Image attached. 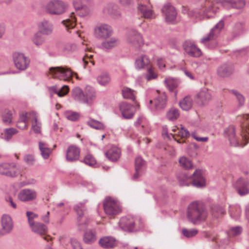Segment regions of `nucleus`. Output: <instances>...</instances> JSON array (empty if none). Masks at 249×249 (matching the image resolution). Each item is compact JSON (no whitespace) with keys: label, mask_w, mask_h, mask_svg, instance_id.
<instances>
[{"label":"nucleus","mask_w":249,"mask_h":249,"mask_svg":"<svg viewBox=\"0 0 249 249\" xmlns=\"http://www.w3.org/2000/svg\"><path fill=\"white\" fill-rule=\"evenodd\" d=\"M119 2L124 6H128L133 3V0H119Z\"/></svg>","instance_id":"62"},{"label":"nucleus","mask_w":249,"mask_h":249,"mask_svg":"<svg viewBox=\"0 0 249 249\" xmlns=\"http://www.w3.org/2000/svg\"><path fill=\"white\" fill-rule=\"evenodd\" d=\"M74 14L73 12L71 13V18L67 19L62 21V23H63L64 25H65L66 27L68 29L73 28L75 26L76 19L73 16Z\"/></svg>","instance_id":"45"},{"label":"nucleus","mask_w":249,"mask_h":249,"mask_svg":"<svg viewBox=\"0 0 249 249\" xmlns=\"http://www.w3.org/2000/svg\"><path fill=\"white\" fill-rule=\"evenodd\" d=\"M98 83L103 86L108 84L110 81V78L107 74H102L97 78Z\"/></svg>","instance_id":"52"},{"label":"nucleus","mask_w":249,"mask_h":249,"mask_svg":"<svg viewBox=\"0 0 249 249\" xmlns=\"http://www.w3.org/2000/svg\"><path fill=\"white\" fill-rule=\"evenodd\" d=\"M164 82L166 84V87L171 91H173L178 85L177 81L172 79H166L165 80Z\"/></svg>","instance_id":"48"},{"label":"nucleus","mask_w":249,"mask_h":249,"mask_svg":"<svg viewBox=\"0 0 249 249\" xmlns=\"http://www.w3.org/2000/svg\"><path fill=\"white\" fill-rule=\"evenodd\" d=\"M145 165V162L141 157H138L135 159V168L136 172L133 175L134 179H136L138 178L140 173L142 171Z\"/></svg>","instance_id":"31"},{"label":"nucleus","mask_w":249,"mask_h":249,"mask_svg":"<svg viewBox=\"0 0 249 249\" xmlns=\"http://www.w3.org/2000/svg\"><path fill=\"white\" fill-rule=\"evenodd\" d=\"M234 69L231 64H223L219 67L217 70L218 75L221 77H228L233 72Z\"/></svg>","instance_id":"24"},{"label":"nucleus","mask_w":249,"mask_h":249,"mask_svg":"<svg viewBox=\"0 0 249 249\" xmlns=\"http://www.w3.org/2000/svg\"><path fill=\"white\" fill-rule=\"evenodd\" d=\"M122 92L124 98L131 99L132 101L135 100L134 90L128 88H125L122 89Z\"/></svg>","instance_id":"44"},{"label":"nucleus","mask_w":249,"mask_h":249,"mask_svg":"<svg viewBox=\"0 0 249 249\" xmlns=\"http://www.w3.org/2000/svg\"><path fill=\"white\" fill-rule=\"evenodd\" d=\"M77 48V46L75 44H68L66 47V49L68 51H74Z\"/></svg>","instance_id":"64"},{"label":"nucleus","mask_w":249,"mask_h":249,"mask_svg":"<svg viewBox=\"0 0 249 249\" xmlns=\"http://www.w3.org/2000/svg\"><path fill=\"white\" fill-rule=\"evenodd\" d=\"M69 91V88L67 85H64L59 90L57 95L59 97L66 95Z\"/></svg>","instance_id":"58"},{"label":"nucleus","mask_w":249,"mask_h":249,"mask_svg":"<svg viewBox=\"0 0 249 249\" xmlns=\"http://www.w3.org/2000/svg\"><path fill=\"white\" fill-rule=\"evenodd\" d=\"M179 116V110L174 107L171 108L167 112L166 116L170 121H174L177 119Z\"/></svg>","instance_id":"43"},{"label":"nucleus","mask_w":249,"mask_h":249,"mask_svg":"<svg viewBox=\"0 0 249 249\" xmlns=\"http://www.w3.org/2000/svg\"><path fill=\"white\" fill-rule=\"evenodd\" d=\"M224 26V21L222 20L219 21V22L211 29L209 34L206 36L201 39V42L206 45H208L209 48L212 49L215 48L217 45V43L215 39L219 35Z\"/></svg>","instance_id":"6"},{"label":"nucleus","mask_w":249,"mask_h":249,"mask_svg":"<svg viewBox=\"0 0 249 249\" xmlns=\"http://www.w3.org/2000/svg\"><path fill=\"white\" fill-rule=\"evenodd\" d=\"M71 244L73 249H82L80 243L76 239H72Z\"/></svg>","instance_id":"61"},{"label":"nucleus","mask_w":249,"mask_h":249,"mask_svg":"<svg viewBox=\"0 0 249 249\" xmlns=\"http://www.w3.org/2000/svg\"><path fill=\"white\" fill-rule=\"evenodd\" d=\"M99 244L103 248L110 249L114 248L116 245L115 239L111 237H104L100 239Z\"/></svg>","instance_id":"28"},{"label":"nucleus","mask_w":249,"mask_h":249,"mask_svg":"<svg viewBox=\"0 0 249 249\" xmlns=\"http://www.w3.org/2000/svg\"><path fill=\"white\" fill-rule=\"evenodd\" d=\"M227 3L235 8L240 9L245 4L244 0H205L203 4L204 16L207 18L213 17L220 6H224Z\"/></svg>","instance_id":"2"},{"label":"nucleus","mask_w":249,"mask_h":249,"mask_svg":"<svg viewBox=\"0 0 249 249\" xmlns=\"http://www.w3.org/2000/svg\"><path fill=\"white\" fill-rule=\"evenodd\" d=\"M12 57L15 66L18 70L24 71L28 67L30 59L23 53L15 52L13 53Z\"/></svg>","instance_id":"11"},{"label":"nucleus","mask_w":249,"mask_h":249,"mask_svg":"<svg viewBox=\"0 0 249 249\" xmlns=\"http://www.w3.org/2000/svg\"><path fill=\"white\" fill-rule=\"evenodd\" d=\"M120 150L116 147H112L106 153L107 158L111 161H116L120 157Z\"/></svg>","instance_id":"33"},{"label":"nucleus","mask_w":249,"mask_h":249,"mask_svg":"<svg viewBox=\"0 0 249 249\" xmlns=\"http://www.w3.org/2000/svg\"><path fill=\"white\" fill-rule=\"evenodd\" d=\"M230 92L235 96L239 106H242L244 104L245 98L242 94L234 89L230 90Z\"/></svg>","instance_id":"46"},{"label":"nucleus","mask_w":249,"mask_h":249,"mask_svg":"<svg viewBox=\"0 0 249 249\" xmlns=\"http://www.w3.org/2000/svg\"><path fill=\"white\" fill-rule=\"evenodd\" d=\"M39 32L44 35H49L52 32V25L48 21L44 20L39 25Z\"/></svg>","instance_id":"35"},{"label":"nucleus","mask_w":249,"mask_h":249,"mask_svg":"<svg viewBox=\"0 0 249 249\" xmlns=\"http://www.w3.org/2000/svg\"><path fill=\"white\" fill-rule=\"evenodd\" d=\"M241 121L240 138L237 137L235 133V127L230 125L225 129L224 136L227 137L231 146L243 147L249 141V114L238 117Z\"/></svg>","instance_id":"1"},{"label":"nucleus","mask_w":249,"mask_h":249,"mask_svg":"<svg viewBox=\"0 0 249 249\" xmlns=\"http://www.w3.org/2000/svg\"><path fill=\"white\" fill-rule=\"evenodd\" d=\"M29 114L32 116L34 119V122L32 123V125L33 131L36 134L39 133L41 131V126L40 124L37 122V119L36 113L34 112H32L30 113Z\"/></svg>","instance_id":"42"},{"label":"nucleus","mask_w":249,"mask_h":249,"mask_svg":"<svg viewBox=\"0 0 249 249\" xmlns=\"http://www.w3.org/2000/svg\"><path fill=\"white\" fill-rule=\"evenodd\" d=\"M161 12L165 16L166 22H173L175 20L177 12L175 7L170 3L165 4L161 9Z\"/></svg>","instance_id":"16"},{"label":"nucleus","mask_w":249,"mask_h":249,"mask_svg":"<svg viewBox=\"0 0 249 249\" xmlns=\"http://www.w3.org/2000/svg\"><path fill=\"white\" fill-rule=\"evenodd\" d=\"M44 41V39L42 36V33L38 32L36 33L33 39V42L37 46L41 45Z\"/></svg>","instance_id":"51"},{"label":"nucleus","mask_w":249,"mask_h":249,"mask_svg":"<svg viewBox=\"0 0 249 249\" xmlns=\"http://www.w3.org/2000/svg\"><path fill=\"white\" fill-rule=\"evenodd\" d=\"M1 225L5 233L9 232L13 227L11 217L8 215H3L1 218Z\"/></svg>","instance_id":"29"},{"label":"nucleus","mask_w":249,"mask_h":249,"mask_svg":"<svg viewBox=\"0 0 249 249\" xmlns=\"http://www.w3.org/2000/svg\"><path fill=\"white\" fill-rule=\"evenodd\" d=\"M232 186L241 196L249 194V181L246 178H239L233 183Z\"/></svg>","instance_id":"13"},{"label":"nucleus","mask_w":249,"mask_h":249,"mask_svg":"<svg viewBox=\"0 0 249 249\" xmlns=\"http://www.w3.org/2000/svg\"><path fill=\"white\" fill-rule=\"evenodd\" d=\"M96 232L94 230H87L83 236L84 242L88 244H91L96 240Z\"/></svg>","instance_id":"32"},{"label":"nucleus","mask_w":249,"mask_h":249,"mask_svg":"<svg viewBox=\"0 0 249 249\" xmlns=\"http://www.w3.org/2000/svg\"><path fill=\"white\" fill-rule=\"evenodd\" d=\"M74 210L77 214L78 225L79 230H83L87 227L88 220L86 219L83 222H81V220L85 214L86 207L84 203H80L74 206Z\"/></svg>","instance_id":"15"},{"label":"nucleus","mask_w":249,"mask_h":249,"mask_svg":"<svg viewBox=\"0 0 249 249\" xmlns=\"http://www.w3.org/2000/svg\"><path fill=\"white\" fill-rule=\"evenodd\" d=\"M127 40L135 48H140L143 44L142 37L135 30H131L129 32Z\"/></svg>","instance_id":"17"},{"label":"nucleus","mask_w":249,"mask_h":249,"mask_svg":"<svg viewBox=\"0 0 249 249\" xmlns=\"http://www.w3.org/2000/svg\"><path fill=\"white\" fill-rule=\"evenodd\" d=\"M84 161L85 164L90 166H93L96 163L95 158L90 154H88L85 157Z\"/></svg>","instance_id":"50"},{"label":"nucleus","mask_w":249,"mask_h":249,"mask_svg":"<svg viewBox=\"0 0 249 249\" xmlns=\"http://www.w3.org/2000/svg\"><path fill=\"white\" fill-rule=\"evenodd\" d=\"M193 101L190 96H185L179 102L180 107L184 110H189L192 107Z\"/></svg>","instance_id":"37"},{"label":"nucleus","mask_w":249,"mask_h":249,"mask_svg":"<svg viewBox=\"0 0 249 249\" xmlns=\"http://www.w3.org/2000/svg\"><path fill=\"white\" fill-rule=\"evenodd\" d=\"M105 212L108 215L118 214L122 211L119 203L110 197H107L103 203Z\"/></svg>","instance_id":"9"},{"label":"nucleus","mask_w":249,"mask_h":249,"mask_svg":"<svg viewBox=\"0 0 249 249\" xmlns=\"http://www.w3.org/2000/svg\"><path fill=\"white\" fill-rule=\"evenodd\" d=\"M242 232V229L240 227H236L234 228H232L231 230V233L234 235L236 236L240 234Z\"/></svg>","instance_id":"60"},{"label":"nucleus","mask_w":249,"mask_h":249,"mask_svg":"<svg viewBox=\"0 0 249 249\" xmlns=\"http://www.w3.org/2000/svg\"><path fill=\"white\" fill-rule=\"evenodd\" d=\"M13 118V113L12 111L6 110L2 115L3 122L5 124H10L11 123Z\"/></svg>","instance_id":"49"},{"label":"nucleus","mask_w":249,"mask_h":249,"mask_svg":"<svg viewBox=\"0 0 249 249\" xmlns=\"http://www.w3.org/2000/svg\"><path fill=\"white\" fill-rule=\"evenodd\" d=\"M42 156L45 159L49 158L52 152V149L49 148H46L44 149L40 150Z\"/></svg>","instance_id":"59"},{"label":"nucleus","mask_w":249,"mask_h":249,"mask_svg":"<svg viewBox=\"0 0 249 249\" xmlns=\"http://www.w3.org/2000/svg\"><path fill=\"white\" fill-rule=\"evenodd\" d=\"M49 73L53 78H58L64 81H70L74 74L77 79L78 78L77 74L74 73L67 67H54L49 69Z\"/></svg>","instance_id":"7"},{"label":"nucleus","mask_w":249,"mask_h":249,"mask_svg":"<svg viewBox=\"0 0 249 249\" xmlns=\"http://www.w3.org/2000/svg\"><path fill=\"white\" fill-rule=\"evenodd\" d=\"M119 43V41L118 39L111 38L109 40L103 42L102 45L104 48L108 50L117 46Z\"/></svg>","instance_id":"40"},{"label":"nucleus","mask_w":249,"mask_h":249,"mask_svg":"<svg viewBox=\"0 0 249 249\" xmlns=\"http://www.w3.org/2000/svg\"><path fill=\"white\" fill-rule=\"evenodd\" d=\"M212 96L208 89H204L200 90L196 95L195 100L200 106L207 105L212 100Z\"/></svg>","instance_id":"14"},{"label":"nucleus","mask_w":249,"mask_h":249,"mask_svg":"<svg viewBox=\"0 0 249 249\" xmlns=\"http://www.w3.org/2000/svg\"><path fill=\"white\" fill-rule=\"evenodd\" d=\"M80 149L74 145L70 146L66 152V159L69 161H73L79 159Z\"/></svg>","instance_id":"25"},{"label":"nucleus","mask_w":249,"mask_h":249,"mask_svg":"<svg viewBox=\"0 0 249 249\" xmlns=\"http://www.w3.org/2000/svg\"><path fill=\"white\" fill-rule=\"evenodd\" d=\"M17 132V130L14 128L6 129L5 130V139L8 141L10 139H11L12 135L16 134Z\"/></svg>","instance_id":"56"},{"label":"nucleus","mask_w":249,"mask_h":249,"mask_svg":"<svg viewBox=\"0 0 249 249\" xmlns=\"http://www.w3.org/2000/svg\"><path fill=\"white\" fill-rule=\"evenodd\" d=\"M36 197V192L34 190L31 189H23L18 194V198L23 202L33 200Z\"/></svg>","instance_id":"22"},{"label":"nucleus","mask_w":249,"mask_h":249,"mask_svg":"<svg viewBox=\"0 0 249 249\" xmlns=\"http://www.w3.org/2000/svg\"><path fill=\"white\" fill-rule=\"evenodd\" d=\"M183 47L186 53L191 56L198 57L202 54L200 49L190 41H185L183 44Z\"/></svg>","instance_id":"18"},{"label":"nucleus","mask_w":249,"mask_h":249,"mask_svg":"<svg viewBox=\"0 0 249 249\" xmlns=\"http://www.w3.org/2000/svg\"><path fill=\"white\" fill-rule=\"evenodd\" d=\"M192 136L198 142H207L208 140V137H199L197 136L195 133H192Z\"/></svg>","instance_id":"63"},{"label":"nucleus","mask_w":249,"mask_h":249,"mask_svg":"<svg viewBox=\"0 0 249 249\" xmlns=\"http://www.w3.org/2000/svg\"><path fill=\"white\" fill-rule=\"evenodd\" d=\"M24 161L29 165H32L34 164L35 159L34 157L32 155H26L24 157Z\"/></svg>","instance_id":"57"},{"label":"nucleus","mask_w":249,"mask_h":249,"mask_svg":"<svg viewBox=\"0 0 249 249\" xmlns=\"http://www.w3.org/2000/svg\"><path fill=\"white\" fill-rule=\"evenodd\" d=\"M66 116L69 120L76 121L79 119L80 115L75 112L69 111L66 112Z\"/></svg>","instance_id":"54"},{"label":"nucleus","mask_w":249,"mask_h":249,"mask_svg":"<svg viewBox=\"0 0 249 249\" xmlns=\"http://www.w3.org/2000/svg\"><path fill=\"white\" fill-rule=\"evenodd\" d=\"M27 115L28 113L27 112L20 114L19 120L17 124V126L18 128L24 129L27 127L28 123Z\"/></svg>","instance_id":"39"},{"label":"nucleus","mask_w":249,"mask_h":249,"mask_svg":"<svg viewBox=\"0 0 249 249\" xmlns=\"http://www.w3.org/2000/svg\"><path fill=\"white\" fill-rule=\"evenodd\" d=\"M150 60L148 57L145 55H142L140 58L137 59L135 61L136 66L137 69H140L144 68L145 66L147 67V74L146 78L147 80H150L154 79L157 77V75L154 73L152 68L149 65Z\"/></svg>","instance_id":"10"},{"label":"nucleus","mask_w":249,"mask_h":249,"mask_svg":"<svg viewBox=\"0 0 249 249\" xmlns=\"http://www.w3.org/2000/svg\"><path fill=\"white\" fill-rule=\"evenodd\" d=\"M95 32L97 37L106 38L111 36L112 29L110 26L104 24L95 29Z\"/></svg>","instance_id":"23"},{"label":"nucleus","mask_w":249,"mask_h":249,"mask_svg":"<svg viewBox=\"0 0 249 249\" xmlns=\"http://www.w3.org/2000/svg\"><path fill=\"white\" fill-rule=\"evenodd\" d=\"M150 104H154V107L152 109L156 111L161 110L164 109L167 104V96L164 93L159 95L153 101L150 100Z\"/></svg>","instance_id":"20"},{"label":"nucleus","mask_w":249,"mask_h":249,"mask_svg":"<svg viewBox=\"0 0 249 249\" xmlns=\"http://www.w3.org/2000/svg\"><path fill=\"white\" fill-rule=\"evenodd\" d=\"M103 12L111 16L114 18H118L121 16V12L117 5L113 3L107 4L103 9Z\"/></svg>","instance_id":"26"},{"label":"nucleus","mask_w":249,"mask_h":249,"mask_svg":"<svg viewBox=\"0 0 249 249\" xmlns=\"http://www.w3.org/2000/svg\"><path fill=\"white\" fill-rule=\"evenodd\" d=\"M211 208V214L214 217H219L225 213L224 209L219 205H212Z\"/></svg>","instance_id":"38"},{"label":"nucleus","mask_w":249,"mask_h":249,"mask_svg":"<svg viewBox=\"0 0 249 249\" xmlns=\"http://www.w3.org/2000/svg\"><path fill=\"white\" fill-rule=\"evenodd\" d=\"M119 108L122 115L124 119H130L133 118L135 109L132 105L126 102H123L120 105Z\"/></svg>","instance_id":"19"},{"label":"nucleus","mask_w":249,"mask_h":249,"mask_svg":"<svg viewBox=\"0 0 249 249\" xmlns=\"http://www.w3.org/2000/svg\"><path fill=\"white\" fill-rule=\"evenodd\" d=\"M0 174L11 178L17 176L18 172L16 164L14 162L0 164Z\"/></svg>","instance_id":"12"},{"label":"nucleus","mask_w":249,"mask_h":249,"mask_svg":"<svg viewBox=\"0 0 249 249\" xmlns=\"http://www.w3.org/2000/svg\"><path fill=\"white\" fill-rule=\"evenodd\" d=\"M32 230L34 232L40 235H44L47 234L48 229L47 226L40 222H36L30 225Z\"/></svg>","instance_id":"27"},{"label":"nucleus","mask_w":249,"mask_h":249,"mask_svg":"<svg viewBox=\"0 0 249 249\" xmlns=\"http://www.w3.org/2000/svg\"><path fill=\"white\" fill-rule=\"evenodd\" d=\"M190 135V134L188 130L185 128L184 127H181L180 129L178 130V133L173 136V138L175 141H176L178 143H181L184 142L185 141H180L178 139V137L186 139L188 138Z\"/></svg>","instance_id":"36"},{"label":"nucleus","mask_w":249,"mask_h":249,"mask_svg":"<svg viewBox=\"0 0 249 249\" xmlns=\"http://www.w3.org/2000/svg\"><path fill=\"white\" fill-rule=\"evenodd\" d=\"M71 95L75 100L89 105L95 99V92L89 86L86 87L84 91L79 87H75L71 91Z\"/></svg>","instance_id":"5"},{"label":"nucleus","mask_w":249,"mask_h":249,"mask_svg":"<svg viewBox=\"0 0 249 249\" xmlns=\"http://www.w3.org/2000/svg\"><path fill=\"white\" fill-rule=\"evenodd\" d=\"M135 220L130 216L122 217L119 222L120 228L124 231H132L135 227Z\"/></svg>","instance_id":"21"},{"label":"nucleus","mask_w":249,"mask_h":249,"mask_svg":"<svg viewBox=\"0 0 249 249\" xmlns=\"http://www.w3.org/2000/svg\"><path fill=\"white\" fill-rule=\"evenodd\" d=\"M26 216L28 218V221L29 225L35 223V222L34 221V219L38 217L37 214L29 211L26 212Z\"/></svg>","instance_id":"55"},{"label":"nucleus","mask_w":249,"mask_h":249,"mask_svg":"<svg viewBox=\"0 0 249 249\" xmlns=\"http://www.w3.org/2000/svg\"><path fill=\"white\" fill-rule=\"evenodd\" d=\"M198 232V231L196 229L187 230L186 229H183L182 230V233L183 235L187 237L190 238L195 236Z\"/></svg>","instance_id":"53"},{"label":"nucleus","mask_w":249,"mask_h":249,"mask_svg":"<svg viewBox=\"0 0 249 249\" xmlns=\"http://www.w3.org/2000/svg\"><path fill=\"white\" fill-rule=\"evenodd\" d=\"M245 23L243 22H237L233 25L231 31L232 38L241 35L244 31Z\"/></svg>","instance_id":"30"},{"label":"nucleus","mask_w":249,"mask_h":249,"mask_svg":"<svg viewBox=\"0 0 249 249\" xmlns=\"http://www.w3.org/2000/svg\"><path fill=\"white\" fill-rule=\"evenodd\" d=\"M178 162L180 166L186 170L190 169L193 167L191 160L185 157H181Z\"/></svg>","instance_id":"41"},{"label":"nucleus","mask_w":249,"mask_h":249,"mask_svg":"<svg viewBox=\"0 0 249 249\" xmlns=\"http://www.w3.org/2000/svg\"><path fill=\"white\" fill-rule=\"evenodd\" d=\"M45 8L50 15H60L66 11L68 4L61 0H52L47 3Z\"/></svg>","instance_id":"8"},{"label":"nucleus","mask_w":249,"mask_h":249,"mask_svg":"<svg viewBox=\"0 0 249 249\" xmlns=\"http://www.w3.org/2000/svg\"><path fill=\"white\" fill-rule=\"evenodd\" d=\"M208 213L204 205L197 201L190 203L188 207L187 217L194 225L200 224L206 220Z\"/></svg>","instance_id":"3"},{"label":"nucleus","mask_w":249,"mask_h":249,"mask_svg":"<svg viewBox=\"0 0 249 249\" xmlns=\"http://www.w3.org/2000/svg\"><path fill=\"white\" fill-rule=\"evenodd\" d=\"M138 11L140 12L142 17L145 18H150L152 16V11L148 7L141 3L138 4Z\"/></svg>","instance_id":"34"},{"label":"nucleus","mask_w":249,"mask_h":249,"mask_svg":"<svg viewBox=\"0 0 249 249\" xmlns=\"http://www.w3.org/2000/svg\"><path fill=\"white\" fill-rule=\"evenodd\" d=\"M177 179L180 186H189L192 184L197 187H201L205 185V180L201 174V171L196 169L192 176L188 177L185 172L178 173Z\"/></svg>","instance_id":"4"},{"label":"nucleus","mask_w":249,"mask_h":249,"mask_svg":"<svg viewBox=\"0 0 249 249\" xmlns=\"http://www.w3.org/2000/svg\"><path fill=\"white\" fill-rule=\"evenodd\" d=\"M88 124L91 127L96 129H103L104 128V125L100 122L91 119L87 122Z\"/></svg>","instance_id":"47"}]
</instances>
